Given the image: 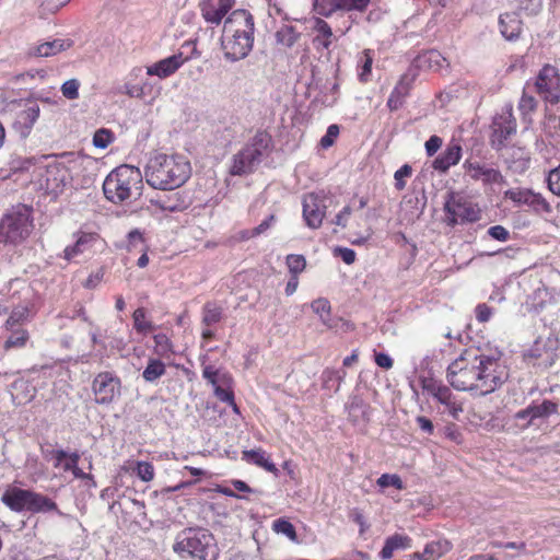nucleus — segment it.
I'll list each match as a JSON object with an SVG mask.
<instances>
[{"label":"nucleus","instance_id":"obj_8","mask_svg":"<svg viewBox=\"0 0 560 560\" xmlns=\"http://www.w3.org/2000/svg\"><path fill=\"white\" fill-rule=\"evenodd\" d=\"M91 390L96 405L108 407L120 399L122 383L115 372L103 371L94 376Z\"/></svg>","mask_w":560,"mask_h":560},{"label":"nucleus","instance_id":"obj_32","mask_svg":"<svg viewBox=\"0 0 560 560\" xmlns=\"http://www.w3.org/2000/svg\"><path fill=\"white\" fill-rule=\"evenodd\" d=\"M30 505L28 511L30 513H47L51 511H56L58 514H61V512L58 510L57 504L55 501H52L50 498L37 493L35 491H32L31 499H30Z\"/></svg>","mask_w":560,"mask_h":560},{"label":"nucleus","instance_id":"obj_10","mask_svg":"<svg viewBox=\"0 0 560 560\" xmlns=\"http://www.w3.org/2000/svg\"><path fill=\"white\" fill-rule=\"evenodd\" d=\"M446 221L450 225L476 222L480 219V210L470 201L451 195L444 205Z\"/></svg>","mask_w":560,"mask_h":560},{"label":"nucleus","instance_id":"obj_38","mask_svg":"<svg viewBox=\"0 0 560 560\" xmlns=\"http://www.w3.org/2000/svg\"><path fill=\"white\" fill-rule=\"evenodd\" d=\"M79 454H68L62 450H58L54 453L55 467H61L65 471H72L79 462Z\"/></svg>","mask_w":560,"mask_h":560},{"label":"nucleus","instance_id":"obj_3","mask_svg":"<svg viewBox=\"0 0 560 560\" xmlns=\"http://www.w3.org/2000/svg\"><path fill=\"white\" fill-rule=\"evenodd\" d=\"M191 173L189 162L180 155L155 154L147 163L144 175L147 183L162 190L180 187Z\"/></svg>","mask_w":560,"mask_h":560},{"label":"nucleus","instance_id":"obj_2","mask_svg":"<svg viewBox=\"0 0 560 560\" xmlns=\"http://www.w3.org/2000/svg\"><path fill=\"white\" fill-rule=\"evenodd\" d=\"M255 22L250 12L234 10L224 20L221 47L224 58L235 62L246 58L254 46Z\"/></svg>","mask_w":560,"mask_h":560},{"label":"nucleus","instance_id":"obj_51","mask_svg":"<svg viewBox=\"0 0 560 560\" xmlns=\"http://www.w3.org/2000/svg\"><path fill=\"white\" fill-rule=\"evenodd\" d=\"M80 82L77 79L67 80L61 85V93L67 100H77L79 97Z\"/></svg>","mask_w":560,"mask_h":560},{"label":"nucleus","instance_id":"obj_44","mask_svg":"<svg viewBox=\"0 0 560 560\" xmlns=\"http://www.w3.org/2000/svg\"><path fill=\"white\" fill-rule=\"evenodd\" d=\"M272 530L276 534L283 535L291 541H298V534L294 526L285 518H277L272 523Z\"/></svg>","mask_w":560,"mask_h":560},{"label":"nucleus","instance_id":"obj_37","mask_svg":"<svg viewBox=\"0 0 560 560\" xmlns=\"http://www.w3.org/2000/svg\"><path fill=\"white\" fill-rule=\"evenodd\" d=\"M11 331L10 336L4 342V349H21L24 348L30 339L28 331L23 328H13L9 329Z\"/></svg>","mask_w":560,"mask_h":560},{"label":"nucleus","instance_id":"obj_50","mask_svg":"<svg viewBox=\"0 0 560 560\" xmlns=\"http://www.w3.org/2000/svg\"><path fill=\"white\" fill-rule=\"evenodd\" d=\"M376 483L378 487L381 488H386V487H394L398 490H402L404 489V483H402V480L401 478L398 476V475H390V474H383L381 475V477L376 480Z\"/></svg>","mask_w":560,"mask_h":560},{"label":"nucleus","instance_id":"obj_6","mask_svg":"<svg viewBox=\"0 0 560 560\" xmlns=\"http://www.w3.org/2000/svg\"><path fill=\"white\" fill-rule=\"evenodd\" d=\"M272 149L271 136L262 130L257 131L247 144L233 155L230 174L243 176L253 173Z\"/></svg>","mask_w":560,"mask_h":560},{"label":"nucleus","instance_id":"obj_45","mask_svg":"<svg viewBox=\"0 0 560 560\" xmlns=\"http://www.w3.org/2000/svg\"><path fill=\"white\" fill-rule=\"evenodd\" d=\"M133 327L139 334H148L154 329L153 324L145 318V310L143 307L137 308L133 314Z\"/></svg>","mask_w":560,"mask_h":560},{"label":"nucleus","instance_id":"obj_20","mask_svg":"<svg viewBox=\"0 0 560 560\" xmlns=\"http://www.w3.org/2000/svg\"><path fill=\"white\" fill-rule=\"evenodd\" d=\"M31 493L32 490L10 487L2 493L1 502L13 512H27Z\"/></svg>","mask_w":560,"mask_h":560},{"label":"nucleus","instance_id":"obj_40","mask_svg":"<svg viewBox=\"0 0 560 560\" xmlns=\"http://www.w3.org/2000/svg\"><path fill=\"white\" fill-rule=\"evenodd\" d=\"M373 55L370 49H365L358 60V77L361 82H368L372 72Z\"/></svg>","mask_w":560,"mask_h":560},{"label":"nucleus","instance_id":"obj_26","mask_svg":"<svg viewBox=\"0 0 560 560\" xmlns=\"http://www.w3.org/2000/svg\"><path fill=\"white\" fill-rule=\"evenodd\" d=\"M346 408L349 419L354 424H362L369 421L370 406L361 397L357 395L351 396Z\"/></svg>","mask_w":560,"mask_h":560},{"label":"nucleus","instance_id":"obj_56","mask_svg":"<svg viewBox=\"0 0 560 560\" xmlns=\"http://www.w3.org/2000/svg\"><path fill=\"white\" fill-rule=\"evenodd\" d=\"M547 182L550 191L560 197V165L549 172Z\"/></svg>","mask_w":560,"mask_h":560},{"label":"nucleus","instance_id":"obj_9","mask_svg":"<svg viewBox=\"0 0 560 560\" xmlns=\"http://www.w3.org/2000/svg\"><path fill=\"white\" fill-rule=\"evenodd\" d=\"M420 383L423 392L443 405L454 420H459L464 411L463 401L446 385L433 377H421Z\"/></svg>","mask_w":560,"mask_h":560},{"label":"nucleus","instance_id":"obj_41","mask_svg":"<svg viewBox=\"0 0 560 560\" xmlns=\"http://www.w3.org/2000/svg\"><path fill=\"white\" fill-rule=\"evenodd\" d=\"M530 408H532V418L534 421L536 419L548 418L549 416H551L558 411V405L551 400H544L539 405L532 404Z\"/></svg>","mask_w":560,"mask_h":560},{"label":"nucleus","instance_id":"obj_43","mask_svg":"<svg viewBox=\"0 0 560 560\" xmlns=\"http://www.w3.org/2000/svg\"><path fill=\"white\" fill-rule=\"evenodd\" d=\"M222 318V308L214 303H207L202 308V324L205 327H211Z\"/></svg>","mask_w":560,"mask_h":560},{"label":"nucleus","instance_id":"obj_21","mask_svg":"<svg viewBox=\"0 0 560 560\" xmlns=\"http://www.w3.org/2000/svg\"><path fill=\"white\" fill-rule=\"evenodd\" d=\"M70 180V174L62 163L49 164L46 168V186L51 192L61 191Z\"/></svg>","mask_w":560,"mask_h":560},{"label":"nucleus","instance_id":"obj_35","mask_svg":"<svg viewBox=\"0 0 560 560\" xmlns=\"http://www.w3.org/2000/svg\"><path fill=\"white\" fill-rule=\"evenodd\" d=\"M243 459L248 463H253L269 472H275L277 470L276 465L266 456V453L262 450H249L243 452Z\"/></svg>","mask_w":560,"mask_h":560},{"label":"nucleus","instance_id":"obj_49","mask_svg":"<svg viewBox=\"0 0 560 560\" xmlns=\"http://www.w3.org/2000/svg\"><path fill=\"white\" fill-rule=\"evenodd\" d=\"M114 133L110 130L101 128L94 133L93 144L95 148L106 149L114 141Z\"/></svg>","mask_w":560,"mask_h":560},{"label":"nucleus","instance_id":"obj_7","mask_svg":"<svg viewBox=\"0 0 560 560\" xmlns=\"http://www.w3.org/2000/svg\"><path fill=\"white\" fill-rule=\"evenodd\" d=\"M33 228L32 209L25 205H18L2 218L0 236L7 243L18 244L30 236Z\"/></svg>","mask_w":560,"mask_h":560},{"label":"nucleus","instance_id":"obj_57","mask_svg":"<svg viewBox=\"0 0 560 560\" xmlns=\"http://www.w3.org/2000/svg\"><path fill=\"white\" fill-rule=\"evenodd\" d=\"M334 256L339 257L347 265H351L355 260V252L348 247L337 246L334 248Z\"/></svg>","mask_w":560,"mask_h":560},{"label":"nucleus","instance_id":"obj_17","mask_svg":"<svg viewBox=\"0 0 560 560\" xmlns=\"http://www.w3.org/2000/svg\"><path fill=\"white\" fill-rule=\"evenodd\" d=\"M234 4L235 0H202L201 15L207 23L219 25Z\"/></svg>","mask_w":560,"mask_h":560},{"label":"nucleus","instance_id":"obj_64","mask_svg":"<svg viewBox=\"0 0 560 560\" xmlns=\"http://www.w3.org/2000/svg\"><path fill=\"white\" fill-rule=\"evenodd\" d=\"M442 145V139L438 136H431L425 142V151L429 156H433Z\"/></svg>","mask_w":560,"mask_h":560},{"label":"nucleus","instance_id":"obj_59","mask_svg":"<svg viewBox=\"0 0 560 560\" xmlns=\"http://www.w3.org/2000/svg\"><path fill=\"white\" fill-rule=\"evenodd\" d=\"M537 102L532 95H527L525 92L520 101L518 109L523 115L529 114L535 110Z\"/></svg>","mask_w":560,"mask_h":560},{"label":"nucleus","instance_id":"obj_53","mask_svg":"<svg viewBox=\"0 0 560 560\" xmlns=\"http://www.w3.org/2000/svg\"><path fill=\"white\" fill-rule=\"evenodd\" d=\"M411 174H412V168L408 164H405L400 168H398L394 174L396 189L402 190L406 186L405 179L410 177Z\"/></svg>","mask_w":560,"mask_h":560},{"label":"nucleus","instance_id":"obj_34","mask_svg":"<svg viewBox=\"0 0 560 560\" xmlns=\"http://www.w3.org/2000/svg\"><path fill=\"white\" fill-rule=\"evenodd\" d=\"M451 549L452 544L446 539L431 541L425 545L423 552H421V557H423L424 560H438Z\"/></svg>","mask_w":560,"mask_h":560},{"label":"nucleus","instance_id":"obj_1","mask_svg":"<svg viewBox=\"0 0 560 560\" xmlns=\"http://www.w3.org/2000/svg\"><path fill=\"white\" fill-rule=\"evenodd\" d=\"M446 377L457 390L485 396L500 387L508 380L509 373L498 353L465 350L448 365Z\"/></svg>","mask_w":560,"mask_h":560},{"label":"nucleus","instance_id":"obj_27","mask_svg":"<svg viewBox=\"0 0 560 560\" xmlns=\"http://www.w3.org/2000/svg\"><path fill=\"white\" fill-rule=\"evenodd\" d=\"M12 387V399L16 405H24L34 399L36 389L26 380L19 378L11 385Z\"/></svg>","mask_w":560,"mask_h":560},{"label":"nucleus","instance_id":"obj_12","mask_svg":"<svg viewBox=\"0 0 560 560\" xmlns=\"http://www.w3.org/2000/svg\"><path fill=\"white\" fill-rule=\"evenodd\" d=\"M535 88L544 101L557 104L560 101V74L558 69L546 65L536 78Z\"/></svg>","mask_w":560,"mask_h":560},{"label":"nucleus","instance_id":"obj_42","mask_svg":"<svg viewBox=\"0 0 560 560\" xmlns=\"http://www.w3.org/2000/svg\"><path fill=\"white\" fill-rule=\"evenodd\" d=\"M153 350L159 358H170L173 353V345L165 334H156L153 337Z\"/></svg>","mask_w":560,"mask_h":560},{"label":"nucleus","instance_id":"obj_23","mask_svg":"<svg viewBox=\"0 0 560 560\" xmlns=\"http://www.w3.org/2000/svg\"><path fill=\"white\" fill-rule=\"evenodd\" d=\"M516 131V121L512 116V109L502 113L493 121V137L502 144L511 135Z\"/></svg>","mask_w":560,"mask_h":560},{"label":"nucleus","instance_id":"obj_52","mask_svg":"<svg viewBox=\"0 0 560 560\" xmlns=\"http://www.w3.org/2000/svg\"><path fill=\"white\" fill-rule=\"evenodd\" d=\"M423 62H427L430 68L440 69L446 61L445 58L438 50H430L421 57Z\"/></svg>","mask_w":560,"mask_h":560},{"label":"nucleus","instance_id":"obj_36","mask_svg":"<svg viewBox=\"0 0 560 560\" xmlns=\"http://www.w3.org/2000/svg\"><path fill=\"white\" fill-rule=\"evenodd\" d=\"M166 373L165 364L160 358H150L148 364L142 372V377L147 383H155Z\"/></svg>","mask_w":560,"mask_h":560},{"label":"nucleus","instance_id":"obj_63","mask_svg":"<svg viewBox=\"0 0 560 560\" xmlns=\"http://www.w3.org/2000/svg\"><path fill=\"white\" fill-rule=\"evenodd\" d=\"M104 271L98 269L96 272H93L89 276V278L84 281L83 287L86 289H95L103 280Z\"/></svg>","mask_w":560,"mask_h":560},{"label":"nucleus","instance_id":"obj_22","mask_svg":"<svg viewBox=\"0 0 560 560\" xmlns=\"http://www.w3.org/2000/svg\"><path fill=\"white\" fill-rule=\"evenodd\" d=\"M413 79L415 75L410 73H405L400 77L387 100V107L390 110H397L402 106L405 98L410 92Z\"/></svg>","mask_w":560,"mask_h":560},{"label":"nucleus","instance_id":"obj_15","mask_svg":"<svg viewBox=\"0 0 560 560\" xmlns=\"http://www.w3.org/2000/svg\"><path fill=\"white\" fill-rule=\"evenodd\" d=\"M371 0H314L315 11L323 16H330L337 11L363 12Z\"/></svg>","mask_w":560,"mask_h":560},{"label":"nucleus","instance_id":"obj_5","mask_svg":"<svg viewBox=\"0 0 560 560\" xmlns=\"http://www.w3.org/2000/svg\"><path fill=\"white\" fill-rule=\"evenodd\" d=\"M173 550L180 557L217 560L219 548L214 536L205 528H185L176 536Z\"/></svg>","mask_w":560,"mask_h":560},{"label":"nucleus","instance_id":"obj_48","mask_svg":"<svg viewBox=\"0 0 560 560\" xmlns=\"http://www.w3.org/2000/svg\"><path fill=\"white\" fill-rule=\"evenodd\" d=\"M27 316L28 308L26 306H18L13 308L9 318L7 319V329H13L15 326L26 320Z\"/></svg>","mask_w":560,"mask_h":560},{"label":"nucleus","instance_id":"obj_46","mask_svg":"<svg viewBox=\"0 0 560 560\" xmlns=\"http://www.w3.org/2000/svg\"><path fill=\"white\" fill-rule=\"evenodd\" d=\"M311 307L313 312L319 316L324 325L329 328L332 327V325L329 323L330 304L326 299H317L313 301Z\"/></svg>","mask_w":560,"mask_h":560},{"label":"nucleus","instance_id":"obj_30","mask_svg":"<svg viewBox=\"0 0 560 560\" xmlns=\"http://www.w3.org/2000/svg\"><path fill=\"white\" fill-rule=\"evenodd\" d=\"M142 68L136 67L129 73V80L125 83L124 89L125 93L135 98H144L148 94L149 84L144 83H133L132 79L137 80L142 75Z\"/></svg>","mask_w":560,"mask_h":560},{"label":"nucleus","instance_id":"obj_19","mask_svg":"<svg viewBox=\"0 0 560 560\" xmlns=\"http://www.w3.org/2000/svg\"><path fill=\"white\" fill-rule=\"evenodd\" d=\"M185 61L186 58H184L182 52L175 54L148 66L145 68V73L150 77L166 79L174 74Z\"/></svg>","mask_w":560,"mask_h":560},{"label":"nucleus","instance_id":"obj_60","mask_svg":"<svg viewBox=\"0 0 560 560\" xmlns=\"http://www.w3.org/2000/svg\"><path fill=\"white\" fill-rule=\"evenodd\" d=\"M488 234L500 242H506L510 238V232L502 225H493L489 228Z\"/></svg>","mask_w":560,"mask_h":560},{"label":"nucleus","instance_id":"obj_24","mask_svg":"<svg viewBox=\"0 0 560 560\" xmlns=\"http://www.w3.org/2000/svg\"><path fill=\"white\" fill-rule=\"evenodd\" d=\"M98 235L95 233H80L73 245L67 246L63 250V258L68 261L85 253L97 242Z\"/></svg>","mask_w":560,"mask_h":560},{"label":"nucleus","instance_id":"obj_47","mask_svg":"<svg viewBox=\"0 0 560 560\" xmlns=\"http://www.w3.org/2000/svg\"><path fill=\"white\" fill-rule=\"evenodd\" d=\"M287 267L291 276H299L306 267V260L303 255H288L285 259Z\"/></svg>","mask_w":560,"mask_h":560},{"label":"nucleus","instance_id":"obj_29","mask_svg":"<svg viewBox=\"0 0 560 560\" xmlns=\"http://www.w3.org/2000/svg\"><path fill=\"white\" fill-rule=\"evenodd\" d=\"M312 30L315 33L314 44L317 47L328 49L334 40L332 30L329 24L317 18L314 20Z\"/></svg>","mask_w":560,"mask_h":560},{"label":"nucleus","instance_id":"obj_31","mask_svg":"<svg viewBox=\"0 0 560 560\" xmlns=\"http://www.w3.org/2000/svg\"><path fill=\"white\" fill-rule=\"evenodd\" d=\"M72 42L70 39L56 38L54 40L37 45L33 50V55L38 57L55 56L56 54L70 48Z\"/></svg>","mask_w":560,"mask_h":560},{"label":"nucleus","instance_id":"obj_55","mask_svg":"<svg viewBox=\"0 0 560 560\" xmlns=\"http://www.w3.org/2000/svg\"><path fill=\"white\" fill-rule=\"evenodd\" d=\"M137 476L142 481H151L154 478V468L149 462H139L137 464Z\"/></svg>","mask_w":560,"mask_h":560},{"label":"nucleus","instance_id":"obj_13","mask_svg":"<svg viewBox=\"0 0 560 560\" xmlns=\"http://www.w3.org/2000/svg\"><path fill=\"white\" fill-rule=\"evenodd\" d=\"M334 203L331 197L318 194H307L303 198V218L311 229H318L326 213V209Z\"/></svg>","mask_w":560,"mask_h":560},{"label":"nucleus","instance_id":"obj_33","mask_svg":"<svg viewBox=\"0 0 560 560\" xmlns=\"http://www.w3.org/2000/svg\"><path fill=\"white\" fill-rule=\"evenodd\" d=\"M411 539L408 536L395 534L386 538L385 544L380 552V557L384 560L393 557L394 551L398 549L410 548Z\"/></svg>","mask_w":560,"mask_h":560},{"label":"nucleus","instance_id":"obj_62","mask_svg":"<svg viewBox=\"0 0 560 560\" xmlns=\"http://www.w3.org/2000/svg\"><path fill=\"white\" fill-rule=\"evenodd\" d=\"M476 318L480 323L488 322L492 316V310L485 303L478 304L475 308Z\"/></svg>","mask_w":560,"mask_h":560},{"label":"nucleus","instance_id":"obj_14","mask_svg":"<svg viewBox=\"0 0 560 560\" xmlns=\"http://www.w3.org/2000/svg\"><path fill=\"white\" fill-rule=\"evenodd\" d=\"M504 198L511 200L515 207L527 206L536 212L551 211L549 202L540 194L527 188L509 189L504 192Z\"/></svg>","mask_w":560,"mask_h":560},{"label":"nucleus","instance_id":"obj_54","mask_svg":"<svg viewBox=\"0 0 560 560\" xmlns=\"http://www.w3.org/2000/svg\"><path fill=\"white\" fill-rule=\"evenodd\" d=\"M339 126L338 125H330L328 128H327V131L326 133L322 137L320 141H319V144L323 149H328L330 148L336 139L338 138L339 136Z\"/></svg>","mask_w":560,"mask_h":560},{"label":"nucleus","instance_id":"obj_58","mask_svg":"<svg viewBox=\"0 0 560 560\" xmlns=\"http://www.w3.org/2000/svg\"><path fill=\"white\" fill-rule=\"evenodd\" d=\"M275 221H276L275 215L270 214L259 225H257L253 230L248 231L247 232V237H255V236H258L260 234H264L265 232H267L271 228V225L273 224Z\"/></svg>","mask_w":560,"mask_h":560},{"label":"nucleus","instance_id":"obj_25","mask_svg":"<svg viewBox=\"0 0 560 560\" xmlns=\"http://www.w3.org/2000/svg\"><path fill=\"white\" fill-rule=\"evenodd\" d=\"M462 158V147L451 142L446 149L434 160L433 167L446 172L451 166L456 165Z\"/></svg>","mask_w":560,"mask_h":560},{"label":"nucleus","instance_id":"obj_61","mask_svg":"<svg viewBox=\"0 0 560 560\" xmlns=\"http://www.w3.org/2000/svg\"><path fill=\"white\" fill-rule=\"evenodd\" d=\"M352 213L350 206L343 207L340 212L331 221L332 224L345 229L348 224L349 218Z\"/></svg>","mask_w":560,"mask_h":560},{"label":"nucleus","instance_id":"obj_39","mask_svg":"<svg viewBox=\"0 0 560 560\" xmlns=\"http://www.w3.org/2000/svg\"><path fill=\"white\" fill-rule=\"evenodd\" d=\"M300 33L291 25H282L276 32L277 43L284 47H292L299 39Z\"/></svg>","mask_w":560,"mask_h":560},{"label":"nucleus","instance_id":"obj_28","mask_svg":"<svg viewBox=\"0 0 560 560\" xmlns=\"http://www.w3.org/2000/svg\"><path fill=\"white\" fill-rule=\"evenodd\" d=\"M500 32L508 40L518 37L522 30V22L515 13H505L499 20Z\"/></svg>","mask_w":560,"mask_h":560},{"label":"nucleus","instance_id":"obj_4","mask_svg":"<svg viewBox=\"0 0 560 560\" xmlns=\"http://www.w3.org/2000/svg\"><path fill=\"white\" fill-rule=\"evenodd\" d=\"M141 172L130 165L116 167L106 176L103 183L106 199L116 205L137 200L141 196Z\"/></svg>","mask_w":560,"mask_h":560},{"label":"nucleus","instance_id":"obj_11","mask_svg":"<svg viewBox=\"0 0 560 560\" xmlns=\"http://www.w3.org/2000/svg\"><path fill=\"white\" fill-rule=\"evenodd\" d=\"M202 376L212 385L217 398L223 402H228L235 412H238L233 392L230 388L231 376L226 372L214 369V366L210 364H205V362L202 363Z\"/></svg>","mask_w":560,"mask_h":560},{"label":"nucleus","instance_id":"obj_16","mask_svg":"<svg viewBox=\"0 0 560 560\" xmlns=\"http://www.w3.org/2000/svg\"><path fill=\"white\" fill-rule=\"evenodd\" d=\"M464 167L471 179L480 180L483 185L504 183V177L501 172L488 164L466 161Z\"/></svg>","mask_w":560,"mask_h":560},{"label":"nucleus","instance_id":"obj_18","mask_svg":"<svg viewBox=\"0 0 560 560\" xmlns=\"http://www.w3.org/2000/svg\"><path fill=\"white\" fill-rule=\"evenodd\" d=\"M39 106L36 103H28L21 108L16 114L13 121V129L22 138H26L39 117Z\"/></svg>","mask_w":560,"mask_h":560}]
</instances>
